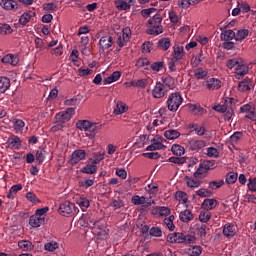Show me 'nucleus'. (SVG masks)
<instances>
[{
	"mask_svg": "<svg viewBox=\"0 0 256 256\" xmlns=\"http://www.w3.org/2000/svg\"><path fill=\"white\" fill-rule=\"evenodd\" d=\"M76 128L80 131H84L86 137L95 139V135L101 131L102 125L99 123H93L89 120H78L76 122Z\"/></svg>",
	"mask_w": 256,
	"mask_h": 256,
	"instance_id": "f257e3e1",
	"label": "nucleus"
},
{
	"mask_svg": "<svg viewBox=\"0 0 256 256\" xmlns=\"http://www.w3.org/2000/svg\"><path fill=\"white\" fill-rule=\"evenodd\" d=\"M163 21V17L161 14L157 13L152 18L148 20V25H150L151 28L146 30V33L148 35H161L163 33V26H161V23Z\"/></svg>",
	"mask_w": 256,
	"mask_h": 256,
	"instance_id": "f03ea898",
	"label": "nucleus"
},
{
	"mask_svg": "<svg viewBox=\"0 0 256 256\" xmlns=\"http://www.w3.org/2000/svg\"><path fill=\"white\" fill-rule=\"evenodd\" d=\"M168 243H184L185 245H191L195 243V237L192 235H185L181 232H174L167 236Z\"/></svg>",
	"mask_w": 256,
	"mask_h": 256,
	"instance_id": "7ed1b4c3",
	"label": "nucleus"
},
{
	"mask_svg": "<svg viewBox=\"0 0 256 256\" xmlns=\"http://www.w3.org/2000/svg\"><path fill=\"white\" fill-rule=\"evenodd\" d=\"M183 103V96H181V93L174 92L171 93L167 99V107L169 111H172V113H175L179 107H181V104Z\"/></svg>",
	"mask_w": 256,
	"mask_h": 256,
	"instance_id": "20e7f679",
	"label": "nucleus"
},
{
	"mask_svg": "<svg viewBox=\"0 0 256 256\" xmlns=\"http://www.w3.org/2000/svg\"><path fill=\"white\" fill-rule=\"evenodd\" d=\"M73 115H75V108H67L64 111L58 112L55 117V123H68V121H71L73 119Z\"/></svg>",
	"mask_w": 256,
	"mask_h": 256,
	"instance_id": "39448f33",
	"label": "nucleus"
},
{
	"mask_svg": "<svg viewBox=\"0 0 256 256\" xmlns=\"http://www.w3.org/2000/svg\"><path fill=\"white\" fill-rule=\"evenodd\" d=\"M169 85L167 84V78L163 80V83L157 82L152 90V97L154 99H163V96L167 94Z\"/></svg>",
	"mask_w": 256,
	"mask_h": 256,
	"instance_id": "423d86ee",
	"label": "nucleus"
},
{
	"mask_svg": "<svg viewBox=\"0 0 256 256\" xmlns=\"http://www.w3.org/2000/svg\"><path fill=\"white\" fill-rule=\"evenodd\" d=\"M58 213L62 215V217H71L77 213V209H75V205L72 202L66 201L60 204Z\"/></svg>",
	"mask_w": 256,
	"mask_h": 256,
	"instance_id": "0eeeda50",
	"label": "nucleus"
},
{
	"mask_svg": "<svg viewBox=\"0 0 256 256\" xmlns=\"http://www.w3.org/2000/svg\"><path fill=\"white\" fill-rule=\"evenodd\" d=\"M85 159H87V152L83 149H77L72 152L69 163L70 165H77V163H81Z\"/></svg>",
	"mask_w": 256,
	"mask_h": 256,
	"instance_id": "6e6552de",
	"label": "nucleus"
},
{
	"mask_svg": "<svg viewBox=\"0 0 256 256\" xmlns=\"http://www.w3.org/2000/svg\"><path fill=\"white\" fill-rule=\"evenodd\" d=\"M115 43V39L111 35H104L100 38L98 45L100 51H107V49H111Z\"/></svg>",
	"mask_w": 256,
	"mask_h": 256,
	"instance_id": "1a4fd4ad",
	"label": "nucleus"
},
{
	"mask_svg": "<svg viewBox=\"0 0 256 256\" xmlns=\"http://www.w3.org/2000/svg\"><path fill=\"white\" fill-rule=\"evenodd\" d=\"M249 73V66L245 64V61H241L240 64L235 68L234 79L241 80L245 75Z\"/></svg>",
	"mask_w": 256,
	"mask_h": 256,
	"instance_id": "9d476101",
	"label": "nucleus"
},
{
	"mask_svg": "<svg viewBox=\"0 0 256 256\" xmlns=\"http://www.w3.org/2000/svg\"><path fill=\"white\" fill-rule=\"evenodd\" d=\"M204 147H207V142L205 140L192 139L188 142V148L190 151H201Z\"/></svg>",
	"mask_w": 256,
	"mask_h": 256,
	"instance_id": "9b49d317",
	"label": "nucleus"
},
{
	"mask_svg": "<svg viewBox=\"0 0 256 256\" xmlns=\"http://www.w3.org/2000/svg\"><path fill=\"white\" fill-rule=\"evenodd\" d=\"M0 5L6 11H17L19 4L15 0H1Z\"/></svg>",
	"mask_w": 256,
	"mask_h": 256,
	"instance_id": "f8f14e48",
	"label": "nucleus"
},
{
	"mask_svg": "<svg viewBox=\"0 0 256 256\" xmlns=\"http://www.w3.org/2000/svg\"><path fill=\"white\" fill-rule=\"evenodd\" d=\"M253 87V81L249 78H245L243 81H240L238 83V91L241 93H245V91H251V88Z\"/></svg>",
	"mask_w": 256,
	"mask_h": 256,
	"instance_id": "ddd939ff",
	"label": "nucleus"
},
{
	"mask_svg": "<svg viewBox=\"0 0 256 256\" xmlns=\"http://www.w3.org/2000/svg\"><path fill=\"white\" fill-rule=\"evenodd\" d=\"M80 171L86 175H95L97 173V165L89 160L86 166L81 168Z\"/></svg>",
	"mask_w": 256,
	"mask_h": 256,
	"instance_id": "4468645a",
	"label": "nucleus"
},
{
	"mask_svg": "<svg viewBox=\"0 0 256 256\" xmlns=\"http://www.w3.org/2000/svg\"><path fill=\"white\" fill-rule=\"evenodd\" d=\"M189 129H192V131H195L196 135L199 137L205 136L207 133V128L205 127V124L199 125L197 123L190 124Z\"/></svg>",
	"mask_w": 256,
	"mask_h": 256,
	"instance_id": "2eb2a0df",
	"label": "nucleus"
},
{
	"mask_svg": "<svg viewBox=\"0 0 256 256\" xmlns=\"http://www.w3.org/2000/svg\"><path fill=\"white\" fill-rule=\"evenodd\" d=\"M206 87L210 91H215L216 89H221V80L217 78H210L206 81Z\"/></svg>",
	"mask_w": 256,
	"mask_h": 256,
	"instance_id": "dca6fc26",
	"label": "nucleus"
},
{
	"mask_svg": "<svg viewBox=\"0 0 256 256\" xmlns=\"http://www.w3.org/2000/svg\"><path fill=\"white\" fill-rule=\"evenodd\" d=\"M1 62L4 63V65H17L19 63V57L13 55V54H7L2 59Z\"/></svg>",
	"mask_w": 256,
	"mask_h": 256,
	"instance_id": "f3484780",
	"label": "nucleus"
},
{
	"mask_svg": "<svg viewBox=\"0 0 256 256\" xmlns=\"http://www.w3.org/2000/svg\"><path fill=\"white\" fill-rule=\"evenodd\" d=\"M45 224V218L44 217H40L37 215H32L29 219V225L31 227L37 228L40 225H44Z\"/></svg>",
	"mask_w": 256,
	"mask_h": 256,
	"instance_id": "a211bd4d",
	"label": "nucleus"
},
{
	"mask_svg": "<svg viewBox=\"0 0 256 256\" xmlns=\"http://www.w3.org/2000/svg\"><path fill=\"white\" fill-rule=\"evenodd\" d=\"M172 55H173V59H175L176 61H181V59L185 57V51L183 49V46L175 45L173 47Z\"/></svg>",
	"mask_w": 256,
	"mask_h": 256,
	"instance_id": "6ab92c4d",
	"label": "nucleus"
},
{
	"mask_svg": "<svg viewBox=\"0 0 256 256\" xmlns=\"http://www.w3.org/2000/svg\"><path fill=\"white\" fill-rule=\"evenodd\" d=\"M7 143L10 149H21V138L19 136H11Z\"/></svg>",
	"mask_w": 256,
	"mask_h": 256,
	"instance_id": "aec40b11",
	"label": "nucleus"
},
{
	"mask_svg": "<svg viewBox=\"0 0 256 256\" xmlns=\"http://www.w3.org/2000/svg\"><path fill=\"white\" fill-rule=\"evenodd\" d=\"M33 17H35V12L33 11L24 12L19 18L20 25H23V26L27 25V23H29V21H31Z\"/></svg>",
	"mask_w": 256,
	"mask_h": 256,
	"instance_id": "412c9836",
	"label": "nucleus"
},
{
	"mask_svg": "<svg viewBox=\"0 0 256 256\" xmlns=\"http://www.w3.org/2000/svg\"><path fill=\"white\" fill-rule=\"evenodd\" d=\"M128 110L129 107H127V104L123 103V101H118L113 113L114 115H123V113H127Z\"/></svg>",
	"mask_w": 256,
	"mask_h": 256,
	"instance_id": "4be33fe9",
	"label": "nucleus"
},
{
	"mask_svg": "<svg viewBox=\"0 0 256 256\" xmlns=\"http://www.w3.org/2000/svg\"><path fill=\"white\" fill-rule=\"evenodd\" d=\"M179 219L180 221H182V223H189V221H193L194 219L193 212H191V210L186 209L180 212Z\"/></svg>",
	"mask_w": 256,
	"mask_h": 256,
	"instance_id": "5701e85b",
	"label": "nucleus"
},
{
	"mask_svg": "<svg viewBox=\"0 0 256 256\" xmlns=\"http://www.w3.org/2000/svg\"><path fill=\"white\" fill-rule=\"evenodd\" d=\"M235 225L231 223H227L223 227V235L224 237H235Z\"/></svg>",
	"mask_w": 256,
	"mask_h": 256,
	"instance_id": "b1692460",
	"label": "nucleus"
},
{
	"mask_svg": "<svg viewBox=\"0 0 256 256\" xmlns=\"http://www.w3.org/2000/svg\"><path fill=\"white\" fill-rule=\"evenodd\" d=\"M185 181H186L187 187H191V188L201 187V181L199 180L198 177L186 176Z\"/></svg>",
	"mask_w": 256,
	"mask_h": 256,
	"instance_id": "393cba45",
	"label": "nucleus"
},
{
	"mask_svg": "<svg viewBox=\"0 0 256 256\" xmlns=\"http://www.w3.org/2000/svg\"><path fill=\"white\" fill-rule=\"evenodd\" d=\"M11 87V80L5 76H0V93H5Z\"/></svg>",
	"mask_w": 256,
	"mask_h": 256,
	"instance_id": "a878e982",
	"label": "nucleus"
},
{
	"mask_svg": "<svg viewBox=\"0 0 256 256\" xmlns=\"http://www.w3.org/2000/svg\"><path fill=\"white\" fill-rule=\"evenodd\" d=\"M203 209H206V211H212V209H215L217 207V200L215 199H205L202 203Z\"/></svg>",
	"mask_w": 256,
	"mask_h": 256,
	"instance_id": "bb28decb",
	"label": "nucleus"
},
{
	"mask_svg": "<svg viewBox=\"0 0 256 256\" xmlns=\"http://www.w3.org/2000/svg\"><path fill=\"white\" fill-rule=\"evenodd\" d=\"M202 169L207 171H213V169H217V163H215V160H206L201 163Z\"/></svg>",
	"mask_w": 256,
	"mask_h": 256,
	"instance_id": "cd10ccee",
	"label": "nucleus"
},
{
	"mask_svg": "<svg viewBox=\"0 0 256 256\" xmlns=\"http://www.w3.org/2000/svg\"><path fill=\"white\" fill-rule=\"evenodd\" d=\"M196 231H197L198 237H200L201 239H205L207 237L209 228L207 227V225L201 224V225H197Z\"/></svg>",
	"mask_w": 256,
	"mask_h": 256,
	"instance_id": "c85d7f7f",
	"label": "nucleus"
},
{
	"mask_svg": "<svg viewBox=\"0 0 256 256\" xmlns=\"http://www.w3.org/2000/svg\"><path fill=\"white\" fill-rule=\"evenodd\" d=\"M21 189H23V185H21V184L13 185L9 189V192L7 194V199H14V196L17 195V193H19V191H21Z\"/></svg>",
	"mask_w": 256,
	"mask_h": 256,
	"instance_id": "c756f323",
	"label": "nucleus"
},
{
	"mask_svg": "<svg viewBox=\"0 0 256 256\" xmlns=\"http://www.w3.org/2000/svg\"><path fill=\"white\" fill-rule=\"evenodd\" d=\"M135 3V0H122L119 2V4L117 5V9H119L120 11H128V9H131V5H133Z\"/></svg>",
	"mask_w": 256,
	"mask_h": 256,
	"instance_id": "7c9ffc66",
	"label": "nucleus"
},
{
	"mask_svg": "<svg viewBox=\"0 0 256 256\" xmlns=\"http://www.w3.org/2000/svg\"><path fill=\"white\" fill-rule=\"evenodd\" d=\"M158 47L162 51H167L171 47V40L169 38H161L158 41Z\"/></svg>",
	"mask_w": 256,
	"mask_h": 256,
	"instance_id": "2f4dec72",
	"label": "nucleus"
},
{
	"mask_svg": "<svg viewBox=\"0 0 256 256\" xmlns=\"http://www.w3.org/2000/svg\"><path fill=\"white\" fill-rule=\"evenodd\" d=\"M171 151L173 155H177V157H181V155H185V148L179 144H173L171 147Z\"/></svg>",
	"mask_w": 256,
	"mask_h": 256,
	"instance_id": "473e14b6",
	"label": "nucleus"
},
{
	"mask_svg": "<svg viewBox=\"0 0 256 256\" xmlns=\"http://www.w3.org/2000/svg\"><path fill=\"white\" fill-rule=\"evenodd\" d=\"M19 249H22V251H31L33 249V243L29 240H21L18 242Z\"/></svg>",
	"mask_w": 256,
	"mask_h": 256,
	"instance_id": "72a5a7b5",
	"label": "nucleus"
},
{
	"mask_svg": "<svg viewBox=\"0 0 256 256\" xmlns=\"http://www.w3.org/2000/svg\"><path fill=\"white\" fill-rule=\"evenodd\" d=\"M222 41H232V39H236V34L233 30H226L221 33Z\"/></svg>",
	"mask_w": 256,
	"mask_h": 256,
	"instance_id": "f704fd0d",
	"label": "nucleus"
},
{
	"mask_svg": "<svg viewBox=\"0 0 256 256\" xmlns=\"http://www.w3.org/2000/svg\"><path fill=\"white\" fill-rule=\"evenodd\" d=\"M208 75L209 72L203 69V67H199L194 70V76L196 77V79H206Z\"/></svg>",
	"mask_w": 256,
	"mask_h": 256,
	"instance_id": "c9c22d12",
	"label": "nucleus"
},
{
	"mask_svg": "<svg viewBox=\"0 0 256 256\" xmlns=\"http://www.w3.org/2000/svg\"><path fill=\"white\" fill-rule=\"evenodd\" d=\"M164 137H166V139H179L181 133L177 130L170 129L164 132Z\"/></svg>",
	"mask_w": 256,
	"mask_h": 256,
	"instance_id": "e433bc0d",
	"label": "nucleus"
},
{
	"mask_svg": "<svg viewBox=\"0 0 256 256\" xmlns=\"http://www.w3.org/2000/svg\"><path fill=\"white\" fill-rule=\"evenodd\" d=\"M199 221L201 223H209V221H211V212H209V210L201 211L199 214Z\"/></svg>",
	"mask_w": 256,
	"mask_h": 256,
	"instance_id": "4c0bfd02",
	"label": "nucleus"
},
{
	"mask_svg": "<svg viewBox=\"0 0 256 256\" xmlns=\"http://www.w3.org/2000/svg\"><path fill=\"white\" fill-rule=\"evenodd\" d=\"M243 60L240 59V58H232V59H229L227 62H226V67L228 69H234V67H239V65L241 64Z\"/></svg>",
	"mask_w": 256,
	"mask_h": 256,
	"instance_id": "58836bf2",
	"label": "nucleus"
},
{
	"mask_svg": "<svg viewBox=\"0 0 256 256\" xmlns=\"http://www.w3.org/2000/svg\"><path fill=\"white\" fill-rule=\"evenodd\" d=\"M12 123L14 125V130L16 131V133L23 131V127H25V122L23 120L14 119L12 120Z\"/></svg>",
	"mask_w": 256,
	"mask_h": 256,
	"instance_id": "ea45409f",
	"label": "nucleus"
},
{
	"mask_svg": "<svg viewBox=\"0 0 256 256\" xmlns=\"http://www.w3.org/2000/svg\"><path fill=\"white\" fill-rule=\"evenodd\" d=\"M249 37V30L248 29H241L238 30L236 33V41H243Z\"/></svg>",
	"mask_w": 256,
	"mask_h": 256,
	"instance_id": "a19ab883",
	"label": "nucleus"
},
{
	"mask_svg": "<svg viewBox=\"0 0 256 256\" xmlns=\"http://www.w3.org/2000/svg\"><path fill=\"white\" fill-rule=\"evenodd\" d=\"M223 185H225V181L224 180L211 181V182H209L208 187L212 191H215L216 189H221V187H223Z\"/></svg>",
	"mask_w": 256,
	"mask_h": 256,
	"instance_id": "79ce46f5",
	"label": "nucleus"
},
{
	"mask_svg": "<svg viewBox=\"0 0 256 256\" xmlns=\"http://www.w3.org/2000/svg\"><path fill=\"white\" fill-rule=\"evenodd\" d=\"M161 149H165V145L161 142H154L153 144L147 146L146 151H159Z\"/></svg>",
	"mask_w": 256,
	"mask_h": 256,
	"instance_id": "37998d69",
	"label": "nucleus"
},
{
	"mask_svg": "<svg viewBox=\"0 0 256 256\" xmlns=\"http://www.w3.org/2000/svg\"><path fill=\"white\" fill-rule=\"evenodd\" d=\"M175 199L176 201H179V203H183L185 205V203H187V193L183 191H177L175 193Z\"/></svg>",
	"mask_w": 256,
	"mask_h": 256,
	"instance_id": "c03bdc74",
	"label": "nucleus"
},
{
	"mask_svg": "<svg viewBox=\"0 0 256 256\" xmlns=\"http://www.w3.org/2000/svg\"><path fill=\"white\" fill-rule=\"evenodd\" d=\"M201 246H193L187 250L188 255L190 256H199L202 253Z\"/></svg>",
	"mask_w": 256,
	"mask_h": 256,
	"instance_id": "a18cd8bd",
	"label": "nucleus"
},
{
	"mask_svg": "<svg viewBox=\"0 0 256 256\" xmlns=\"http://www.w3.org/2000/svg\"><path fill=\"white\" fill-rule=\"evenodd\" d=\"M77 205L82 209V211H87L89 209V200L87 198H80L77 200Z\"/></svg>",
	"mask_w": 256,
	"mask_h": 256,
	"instance_id": "49530a36",
	"label": "nucleus"
},
{
	"mask_svg": "<svg viewBox=\"0 0 256 256\" xmlns=\"http://www.w3.org/2000/svg\"><path fill=\"white\" fill-rule=\"evenodd\" d=\"M131 87H140V89H145V87H147V79L134 80L131 82Z\"/></svg>",
	"mask_w": 256,
	"mask_h": 256,
	"instance_id": "de8ad7c7",
	"label": "nucleus"
},
{
	"mask_svg": "<svg viewBox=\"0 0 256 256\" xmlns=\"http://www.w3.org/2000/svg\"><path fill=\"white\" fill-rule=\"evenodd\" d=\"M44 249L46 251H50V252L56 251V249H59V243H57L55 241L47 242L44 245Z\"/></svg>",
	"mask_w": 256,
	"mask_h": 256,
	"instance_id": "09e8293b",
	"label": "nucleus"
},
{
	"mask_svg": "<svg viewBox=\"0 0 256 256\" xmlns=\"http://www.w3.org/2000/svg\"><path fill=\"white\" fill-rule=\"evenodd\" d=\"M237 177H238L237 173H235V172H230V173H228V174L226 175L225 181H226V183H227L228 185H233V183H235V182L237 181Z\"/></svg>",
	"mask_w": 256,
	"mask_h": 256,
	"instance_id": "8fccbe9b",
	"label": "nucleus"
},
{
	"mask_svg": "<svg viewBox=\"0 0 256 256\" xmlns=\"http://www.w3.org/2000/svg\"><path fill=\"white\" fill-rule=\"evenodd\" d=\"M156 211L159 213L161 217H167V215H171V209L165 206L157 207Z\"/></svg>",
	"mask_w": 256,
	"mask_h": 256,
	"instance_id": "3c124183",
	"label": "nucleus"
},
{
	"mask_svg": "<svg viewBox=\"0 0 256 256\" xmlns=\"http://www.w3.org/2000/svg\"><path fill=\"white\" fill-rule=\"evenodd\" d=\"M149 235L151 237H163V231L159 227H152L149 230Z\"/></svg>",
	"mask_w": 256,
	"mask_h": 256,
	"instance_id": "603ef678",
	"label": "nucleus"
},
{
	"mask_svg": "<svg viewBox=\"0 0 256 256\" xmlns=\"http://www.w3.org/2000/svg\"><path fill=\"white\" fill-rule=\"evenodd\" d=\"M145 196L135 195L132 197L131 201L133 205H145Z\"/></svg>",
	"mask_w": 256,
	"mask_h": 256,
	"instance_id": "864d4df0",
	"label": "nucleus"
},
{
	"mask_svg": "<svg viewBox=\"0 0 256 256\" xmlns=\"http://www.w3.org/2000/svg\"><path fill=\"white\" fill-rule=\"evenodd\" d=\"M13 33V29L9 24H3L0 27V35H11Z\"/></svg>",
	"mask_w": 256,
	"mask_h": 256,
	"instance_id": "5fc2aeb1",
	"label": "nucleus"
},
{
	"mask_svg": "<svg viewBox=\"0 0 256 256\" xmlns=\"http://www.w3.org/2000/svg\"><path fill=\"white\" fill-rule=\"evenodd\" d=\"M36 161H38L39 165L45 161V150L38 149L36 151Z\"/></svg>",
	"mask_w": 256,
	"mask_h": 256,
	"instance_id": "6e6d98bb",
	"label": "nucleus"
},
{
	"mask_svg": "<svg viewBox=\"0 0 256 256\" xmlns=\"http://www.w3.org/2000/svg\"><path fill=\"white\" fill-rule=\"evenodd\" d=\"M243 137V132H234V135L230 136V143L235 144L240 141V139Z\"/></svg>",
	"mask_w": 256,
	"mask_h": 256,
	"instance_id": "4d7b16f0",
	"label": "nucleus"
},
{
	"mask_svg": "<svg viewBox=\"0 0 256 256\" xmlns=\"http://www.w3.org/2000/svg\"><path fill=\"white\" fill-rule=\"evenodd\" d=\"M202 61H205V54H203V52L194 58V61L192 62L193 67H199V64L202 63Z\"/></svg>",
	"mask_w": 256,
	"mask_h": 256,
	"instance_id": "13d9d810",
	"label": "nucleus"
},
{
	"mask_svg": "<svg viewBox=\"0 0 256 256\" xmlns=\"http://www.w3.org/2000/svg\"><path fill=\"white\" fill-rule=\"evenodd\" d=\"M103 159H105V152L96 154L93 158H90L89 160L98 165V163H101Z\"/></svg>",
	"mask_w": 256,
	"mask_h": 256,
	"instance_id": "bf43d9fd",
	"label": "nucleus"
},
{
	"mask_svg": "<svg viewBox=\"0 0 256 256\" xmlns=\"http://www.w3.org/2000/svg\"><path fill=\"white\" fill-rule=\"evenodd\" d=\"M169 163H174L175 165H183L185 163V158L172 156L168 159Z\"/></svg>",
	"mask_w": 256,
	"mask_h": 256,
	"instance_id": "052dcab7",
	"label": "nucleus"
},
{
	"mask_svg": "<svg viewBox=\"0 0 256 256\" xmlns=\"http://www.w3.org/2000/svg\"><path fill=\"white\" fill-rule=\"evenodd\" d=\"M207 155L208 157H214L217 159V157H219V151L214 147H209L207 148Z\"/></svg>",
	"mask_w": 256,
	"mask_h": 256,
	"instance_id": "680f3d73",
	"label": "nucleus"
},
{
	"mask_svg": "<svg viewBox=\"0 0 256 256\" xmlns=\"http://www.w3.org/2000/svg\"><path fill=\"white\" fill-rule=\"evenodd\" d=\"M149 59L147 58H139L136 61V67L141 68V67H147L149 65Z\"/></svg>",
	"mask_w": 256,
	"mask_h": 256,
	"instance_id": "e2e57ef3",
	"label": "nucleus"
},
{
	"mask_svg": "<svg viewBox=\"0 0 256 256\" xmlns=\"http://www.w3.org/2000/svg\"><path fill=\"white\" fill-rule=\"evenodd\" d=\"M163 65H164V63L162 61H158V62L152 63L150 67H151L152 71L159 72V71L163 70Z\"/></svg>",
	"mask_w": 256,
	"mask_h": 256,
	"instance_id": "0e129e2a",
	"label": "nucleus"
},
{
	"mask_svg": "<svg viewBox=\"0 0 256 256\" xmlns=\"http://www.w3.org/2000/svg\"><path fill=\"white\" fill-rule=\"evenodd\" d=\"M196 195H198L199 197H211V191L205 188H201L196 191Z\"/></svg>",
	"mask_w": 256,
	"mask_h": 256,
	"instance_id": "69168bd1",
	"label": "nucleus"
},
{
	"mask_svg": "<svg viewBox=\"0 0 256 256\" xmlns=\"http://www.w3.org/2000/svg\"><path fill=\"white\" fill-rule=\"evenodd\" d=\"M155 11H157V9H155V8L143 9L141 11V15H142V17L147 19V17H150L152 15V13H155Z\"/></svg>",
	"mask_w": 256,
	"mask_h": 256,
	"instance_id": "338daca9",
	"label": "nucleus"
},
{
	"mask_svg": "<svg viewBox=\"0 0 256 256\" xmlns=\"http://www.w3.org/2000/svg\"><path fill=\"white\" fill-rule=\"evenodd\" d=\"M248 189L250 191H256V178H250L248 182Z\"/></svg>",
	"mask_w": 256,
	"mask_h": 256,
	"instance_id": "774afa93",
	"label": "nucleus"
}]
</instances>
